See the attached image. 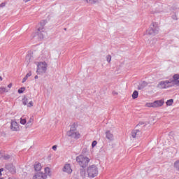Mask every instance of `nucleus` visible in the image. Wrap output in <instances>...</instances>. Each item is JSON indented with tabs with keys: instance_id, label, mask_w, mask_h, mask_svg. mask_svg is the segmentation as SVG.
I'll return each instance as SVG.
<instances>
[{
	"instance_id": "obj_17",
	"label": "nucleus",
	"mask_w": 179,
	"mask_h": 179,
	"mask_svg": "<svg viewBox=\"0 0 179 179\" xmlns=\"http://www.w3.org/2000/svg\"><path fill=\"white\" fill-rule=\"evenodd\" d=\"M173 166L176 170H177V171H179V160L175 162V163L173 164Z\"/></svg>"
},
{
	"instance_id": "obj_24",
	"label": "nucleus",
	"mask_w": 179,
	"mask_h": 179,
	"mask_svg": "<svg viewBox=\"0 0 179 179\" xmlns=\"http://www.w3.org/2000/svg\"><path fill=\"white\" fill-rule=\"evenodd\" d=\"M146 106H147V107H152L153 108H155V102H152V103H146Z\"/></svg>"
},
{
	"instance_id": "obj_37",
	"label": "nucleus",
	"mask_w": 179,
	"mask_h": 179,
	"mask_svg": "<svg viewBox=\"0 0 179 179\" xmlns=\"http://www.w3.org/2000/svg\"><path fill=\"white\" fill-rule=\"evenodd\" d=\"M8 87H9V89H10V87H12V83H10V84L8 85Z\"/></svg>"
},
{
	"instance_id": "obj_44",
	"label": "nucleus",
	"mask_w": 179,
	"mask_h": 179,
	"mask_svg": "<svg viewBox=\"0 0 179 179\" xmlns=\"http://www.w3.org/2000/svg\"><path fill=\"white\" fill-rule=\"evenodd\" d=\"M64 30L66 31V28H64Z\"/></svg>"
},
{
	"instance_id": "obj_39",
	"label": "nucleus",
	"mask_w": 179,
	"mask_h": 179,
	"mask_svg": "<svg viewBox=\"0 0 179 179\" xmlns=\"http://www.w3.org/2000/svg\"><path fill=\"white\" fill-rule=\"evenodd\" d=\"M80 174H85V171L83 170L80 171Z\"/></svg>"
},
{
	"instance_id": "obj_14",
	"label": "nucleus",
	"mask_w": 179,
	"mask_h": 179,
	"mask_svg": "<svg viewBox=\"0 0 179 179\" xmlns=\"http://www.w3.org/2000/svg\"><path fill=\"white\" fill-rule=\"evenodd\" d=\"M139 132H141V131L136 129L134 130L133 131H131V136L132 138H136V136L138 135Z\"/></svg>"
},
{
	"instance_id": "obj_43",
	"label": "nucleus",
	"mask_w": 179,
	"mask_h": 179,
	"mask_svg": "<svg viewBox=\"0 0 179 179\" xmlns=\"http://www.w3.org/2000/svg\"><path fill=\"white\" fill-rule=\"evenodd\" d=\"M155 33V34H157V32H154Z\"/></svg>"
},
{
	"instance_id": "obj_3",
	"label": "nucleus",
	"mask_w": 179,
	"mask_h": 179,
	"mask_svg": "<svg viewBox=\"0 0 179 179\" xmlns=\"http://www.w3.org/2000/svg\"><path fill=\"white\" fill-rule=\"evenodd\" d=\"M87 174L89 178H94L99 176V168L96 165H91L87 169Z\"/></svg>"
},
{
	"instance_id": "obj_33",
	"label": "nucleus",
	"mask_w": 179,
	"mask_h": 179,
	"mask_svg": "<svg viewBox=\"0 0 179 179\" xmlns=\"http://www.w3.org/2000/svg\"><path fill=\"white\" fill-rule=\"evenodd\" d=\"M175 85H176V86H179V80L175 83Z\"/></svg>"
},
{
	"instance_id": "obj_21",
	"label": "nucleus",
	"mask_w": 179,
	"mask_h": 179,
	"mask_svg": "<svg viewBox=\"0 0 179 179\" xmlns=\"http://www.w3.org/2000/svg\"><path fill=\"white\" fill-rule=\"evenodd\" d=\"M50 173H51V171L49 167L45 168V175L47 174V176H50Z\"/></svg>"
},
{
	"instance_id": "obj_27",
	"label": "nucleus",
	"mask_w": 179,
	"mask_h": 179,
	"mask_svg": "<svg viewBox=\"0 0 179 179\" xmlns=\"http://www.w3.org/2000/svg\"><path fill=\"white\" fill-rule=\"evenodd\" d=\"M106 61L108 62H111V55H108L107 57H106Z\"/></svg>"
},
{
	"instance_id": "obj_6",
	"label": "nucleus",
	"mask_w": 179,
	"mask_h": 179,
	"mask_svg": "<svg viewBox=\"0 0 179 179\" xmlns=\"http://www.w3.org/2000/svg\"><path fill=\"white\" fill-rule=\"evenodd\" d=\"M40 25L42 26L41 28H38V37L39 38L43 39L44 38V37H45V34H47V32L44 31H42L41 30H43L44 29V26H45V21H42L40 22Z\"/></svg>"
},
{
	"instance_id": "obj_9",
	"label": "nucleus",
	"mask_w": 179,
	"mask_h": 179,
	"mask_svg": "<svg viewBox=\"0 0 179 179\" xmlns=\"http://www.w3.org/2000/svg\"><path fill=\"white\" fill-rule=\"evenodd\" d=\"M163 104H164V99L155 101L154 108H157L158 107H162Z\"/></svg>"
},
{
	"instance_id": "obj_2",
	"label": "nucleus",
	"mask_w": 179,
	"mask_h": 179,
	"mask_svg": "<svg viewBox=\"0 0 179 179\" xmlns=\"http://www.w3.org/2000/svg\"><path fill=\"white\" fill-rule=\"evenodd\" d=\"M76 160L77 163H78L79 166H80V167H83V169H85V167L89 166V163H90V159L82 155H78L76 158Z\"/></svg>"
},
{
	"instance_id": "obj_28",
	"label": "nucleus",
	"mask_w": 179,
	"mask_h": 179,
	"mask_svg": "<svg viewBox=\"0 0 179 179\" xmlns=\"http://www.w3.org/2000/svg\"><path fill=\"white\" fill-rule=\"evenodd\" d=\"M27 107H33V101H29V103H28V104L27 105Z\"/></svg>"
},
{
	"instance_id": "obj_13",
	"label": "nucleus",
	"mask_w": 179,
	"mask_h": 179,
	"mask_svg": "<svg viewBox=\"0 0 179 179\" xmlns=\"http://www.w3.org/2000/svg\"><path fill=\"white\" fill-rule=\"evenodd\" d=\"M34 169L36 171H40V170H41V164L39 162H36L34 164Z\"/></svg>"
},
{
	"instance_id": "obj_7",
	"label": "nucleus",
	"mask_w": 179,
	"mask_h": 179,
	"mask_svg": "<svg viewBox=\"0 0 179 179\" xmlns=\"http://www.w3.org/2000/svg\"><path fill=\"white\" fill-rule=\"evenodd\" d=\"M10 129L11 131H20V127H19V123H17L16 121H11V124H10Z\"/></svg>"
},
{
	"instance_id": "obj_36",
	"label": "nucleus",
	"mask_w": 179,
	"mask_h": 179,
	"mask_svg": "<svg viewBox=\"0 0 179 179\" xmlns=\"http://www.w3.org/2000/svg\"><path fill=\"white\" fill-rule=\"evenodd\" d=\"M4 159H10V156L8 155L7 157H4Z\"/></svg>"
},
{
	"instance_id": "obj_29",
	"label": "nucleus",
	"mask_w": 179,
	"mask_h": 179,
	"mask_svg": "<svg viewBox=\"0 0 179 179\" xmlns=\"http://www.w3.org/2000/svg\"><path fill=\"white\" fill-rule=\"evenodd\" d=\"M96 145H97V141H94L92 144V148H94V146H96Z\"/></svg>"
},
{
	"instance_id": "obj_38",
	"label": "nucleus",
	"mask_w": 179,
	"mask_h": 179,
	"mask_svg": "<svg viewBox=\"0 0 179 179\" xmlns=\"http://www.w3.org/2000/svg\"><path fill=\"white\" fill-rule=\"evenodd\" d=\"M152 31H153V29H151V30L150 31L149 34H153Z\"/></svg>"
},
{
	"instance_id": "obj_16",
	"label": "nucleus",
	"mask_w": 179,
	"mask_h": 179,
	"mask_svg": "<svg viewBox=\"0 0 179 179\" xmlns=\"http://www.w3.org/2000/svg\"><path fill=\"white\" fill-rule=\"evenodd\" d=\"M138 96H139V92H138V91H134L132 94V99H138Z\"/></svg>"
},
{
	"instance_id": "obj_41",
	"label": "nucleus",
	"mask_w": 179,
	"mask_h": 179,
	"mask_svg": "<svg viewBox=\"0 0 179 179\" xmlns=\"http://www.w3.org/2000/svg\"><path fill=\"white\" fill-rule=\"evenodd\" d=\"M48 57H51V55L50 53H48Z\"/></svg>"
},
{
	"instance_id": "obj_5",
	"label": "nucleus",
	"mask_w": 179,
	"mask_h": 179,
	"mask_svg": "<svg viewBox=\"0 0 179 179\" xmlns=\"http://www.w3.org/2000/svg\"><path fill=\"white\" fill-rule=\"evenodd\" d=\"M157 87L158 89H169V87H173V85H171V82L169 80L165 81H160Z\"/></svg>"
},
{
	"instance_id": "obj_1",
	"label": "nucleus",
	"mask_w": 179,
	"mask_h": 179,
	"mask_svg": "<svg viewBox=\"0 0 179 179\" xmlns=\"http://www.w3.org/2000/svg\"><path fill=\"white\" fill-rule=\"evenodd\" d=\"M79 125L78 123H73L70 126V130L68 131V136L74 139H79L81 136L80 133L78 131Z\"/></svg>"
},
{
	"instance_id": "obj_22",
	"label": "nucleus",
	"mask_w": 179,
	"mask_h": 179,
	"mask_svg": "<svg viewBox=\"0 0 179 179\" xmlns=\"http://www.w3.org/2000/svg\"><path fill=\"white\" fill-rule=\"evenodd\" d=\"M22 103L24 106H27L29 104V99H27V98H24L22 99Z\"/></svg>"
},
{
	"instance_id": "obj_23",
	"label": "nucleus",
	"mask_w": 179,
	"mask_h": 179,
	"mask_svg": "<svg viewBox=\"0 0 179 179\" xmlns=\"http://www.w3.org/2000/svg\"><path fill=\"white\" fill-rule=\"evenodd\" d=\"M174 100L173 99H169L166 101V106H173Z\"/></svg>"
},
{
	"instance_id": "obj_25",
	"label": "nucleus",
	"mask_w": 179,
	"mask_h": 179,
	"mask_svg": "<svg viewBox=\"0 0 179 179\" xmlns=\"http://www.w3.org/2000/svg\"><path fill=\"white\" fill-rule=\"evenodd\" d=\"M26 90V88L24 87H21L20 89L18 90V93L20 94L23 93Z\"/></svg>"
},
{
	"instance_id": "obj_34",
	"label": "nucleus",
	"mask_w": 179,
	"mask_h": 179,
	"mask_svg": "<svg viewBox=\"0 0 179 179\" xmlns=\"http://www.w3.org/2000/svg\"><path fill=\"white\" fill-rule=\"evenodd\" d=\"M52 149H53L54 150H57V145H53V146H52Z\"/></svg>"
},
{
	"instance_id": "obj_11",
	"label": "nucleus",
	"mask_w": 179,
	"mask_h": 179,
	"mask_svg": "<svg viewBox=\"0 0 179 179\" xmlns=\"http://www.w3.org/2000/svg\"><path fill=\"white\" fill-rule=\"evenodd\" d=\"M106 138H107L108 141H113V139H114V135H113L111 131L108 130L106 131Z\"/></svg>"
},
{
	"instance_id": "obj_19",
	"label": "nucleus",
	"mask_w": 179,
	"mask_h": 179,
	"mask_svg": "<svg viewBox=\"0 0 179 179\" xmlns=\"http://www.w3.org/2000/svg\"><path fill=\"white\" fill-rule=\"evenodd\" d=\"M87 3H90V5H93V3H96L99 0H85Z\"/></svg>"
},
{
	"instance_id": "obj_18",
	"label": "nucleus",
	"mask_w": 179,
	"mask_h": 179,
	"mask_svg": "<svg viewBox=\"0 0 179 179\" xmlns=\"http://www.w3.org/2000/svg\"><path fill=\"white\" fill-rule=\"evenodd\" d=\"M0 93H8V90L5 87H0Z\"/></svg>"
},
{
	"instance_id": "obj_42",
	"label": "nucleus",
	"mask_w": 179,
	"mask_h": 179,
	"mask_svg": "<svg viewBox=\"0 0 179 179\" xmlns=\"http://www.w3.org/2000/svg\"><path fill=\"white\" fill-rule=\"evenodd\" d=\"M0 81H2V78L0 76Z\"/></svg>"
},
{
	"instance_id": "obj_12",
	"label": "nucleus",
	"mask_w": 179,
	"mask_h": 179,
	"mask_svg": "<svg viewBox=\"0 0 179 179\" xmlns=\"http://www.w3.org/2000/svg\"><path fill=\"white\" fill-rule=\"evenodd\" d=\"M34 122V118H29V121L26 124L25 128H31L33 127V123Z\"/></svg>"
},
{
	"instance_id": "obj_45",
	"label": "nucleus",
	"mask_w": 179,
	"mask_h": 179,
	"mask_svg": "<svg viewBox=\"0 0 179 179\" xmlns=\"http://www.w3.org/2000/svg\"><path fill=\"white\" fill-rule=\"evenodd\" d=\"M0 179H3V178H0Z\"/></svg>"
},
{
	"instance_id": "obj_31",
	"label": "nucleus",
	"mask_w": 179,
	"mask_h": 179,
	"mask_svg": "<svg viewBox=\"0 0 179 179\" xmlns=\"http://www.w3.org/2000/svg\"><path fill=\"white\" fill-rule=\"evenodd\" d=\"M112 94H113V96H118V92H115V91H113L112 92Z\"/></svg>"
},
{
	"instance_id": "obj_20",
	"label": "nucleus",
	"mask_w": 179,
	"mask_h": 179,
	"mask_svg": "<svg viewBox=\"0 0 179 179\" xmlns=\"http://www.w3.org/2000/svg\"><path fill=\"white\" fill-rule=\"evenodd\" d=\"M26 122H27V120H26V118H24V117L20 118V124L22 125H24L26 124Z\"/></svg>"
},
{
	"instance_id": "obj_32",
	"label": "nucleus",
	"mask_w": 179,
	"mask_h": 179,
	"mask_svg": "<svg viewBox=\"0 0 179 179\" xmlns=\"http://www.w3.org/2000/svg\"><path fill=\"white\" fill-rule=\"evenodd\" d=\"M2 171H3V169H0V176H2Z\"/></svg>"
},
{
	"instance_id": "obj_4",
	"label": "nucleus",
	"mask_w": 179,
	"mask_h": 179,
	"mask_svg": "<svg viewBox=\"0 0 179 179\" xmlns=\"http://www.w3.org/2000/svg\"><path fill=\"white\" fill-rule=\"evenodd\" d=\"M48 64L45 62H40L37 64L36 73L38 75H43L47 72Z\"/></svg>"
},
{
	"instance_id": "obj_15",
	"label": "nucleus",
	"mask_w": 179,
	"mask_h": 179,
	"mask_svg": "<svg viewBox=\"0 0 179 179\" xmlns=\"http://www.w3.org/2000/svg\"><path fill=\"white\" fill-rule=\"evenodd\" d=\"M31 76V72L28 73L26 76L22 79V83H24V82H26V80H27V79H29V78H30V76Z\"/></svg>"
},
{
	"instance_id": "obj_10",
	"label": "nucleus",
	"mask_w": 179,
	"mask_h": 179,
	"mask_svg": "<svg viewBox=\"0 0 179 179\" xmlns=\"http://www.w3.org/2000/svg\"><path fill=\"white\" fill-rule=\"evenodd\" d=\"M47 178V175L45 173H36L33 179H46Z\"/></svg>"
},
{
	"instance_id": "obj_26",
	"label": "nucleus",
	"mask_w": 179,
	"mask_h": 179,
	"mask_svg": "<svg viewBox=\"0 0 179 179\" xmlns=\"http://www.w3.org/2000/svg\"><path fill=\"white\" fill-rule=\"evenodd\" d=\"M173 79H174L175 80H178L179 74H174L173 76Z\"/></svg>"
},
{
	"instance_id": "obj_8",
	"label": "nucleus",
	"mask_w": 179,
	"mask_h": 179,
	"mask_svg": "<svg viewBox=\"0 0 179 179\" xmlns=\"http://www.w3.org/2000/svg\"><path fill=\"white\" fill-rule=\"evenodd\" d=\"M63 171L68 173V174L72 173V167L70 164H66L64 166Z\"/></svg>"
},
{
	"instance_id": "obj_35",
	"label": "nucleus",
	"mask_w": 179,
	"mask_h": 179,
	"mask_svg": "<svg viewBox=\"0 0 179 179\" xmlns=\"http://www.w3.org/2000/svg\"><path fill=\"white\" fill-rule=\"evenodd\" d=\"M144 124H145V123L143 122H140L138 124V125H144Z\"/></svg>"
},
{
	"instance_id": "obj_40",
	"label": "nucleus",
	"mask_w": 179,
	"mask_h": 179,
	"mask_svg": "<svg viewBox=\"0 0 179 179\" xmlns=\"http://www.w3.org/2000/svg\"><path fill=\"white\" fill-rule=\"evenodd\" d=\"M34 78L35 79H38V76H35Z\"/></svg>"
},
{
	"instance_id": "obj_30",
	"label": "nucleus",
	"mask_w": 179,
	"mask_h": 179,
	"mask_svg": "<svg viewBox=\"0 0 179 179\" xmlns=\"http://www.w3.org/2000/svg\"><path fill=\"white\" fill-rule=\"evenodd\" d=\"M5 5H6V3H1L0 4V8H5Z\"/></svg>"
}]
</instances>
